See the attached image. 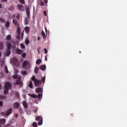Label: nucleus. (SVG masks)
<instances>
[{"mask_svg":"<svg viewBox=\"0 0 127 127\" xmlns=\"http://www.w3.org/2000/svg\"><path fill=\"white\" fill-rule=\"evenodd\" d=\"M32 81H33L35 87H39L40 85H41V80L37 79L35 76H33L31 78Z\"/></svg>","mask_w":127,"mask_h":127,"instance_id":"1","label":"nucleus"},{"mask_svg":"<svg viewBox=\"0 0 127 127\" xmlns=\"http://www.w3.org/2000/svg\"><path fill=\"white\" fill-rule=\"evenodd\" d=\"M22 67L23 69H27L30 68V63H29V61H25L23 62L22 64Z\"/></svg>","mask_w":127,"mask_h":127,"instance_id":"2","label":"nucleus"},{"mask_svg":"<svg viewBox=\"0 0 127 127\" xmlns=\"http://www.w3.org/2000/svg\"><path fill=\"white\" fill-rule=\"evenodd\" d=\"M11 112H12V108H9L6 112H1L0 115L2 117H5V116L7 117L11 114Z\"/></svg>","mask_w":127,"mask_h":127,"instance_id":"3","label":"nucleus"},{"mask_svg":"<svg viewBox=\"0 0 127 127\" xmlns=\"http://www.w3.org/2000/svg\"><path fill=\"white\" fill-rule=\"evenodd\" d=\"M28 95L34 99H37V98L39 100H41V99H42V93L41 94H39L38 95L35 94L31 95L30 94H28Z\"/></svg>","mask_w":127,"mask_h":127,"instance_id":"4","label":"nucleus"},{"mask_svg":"<svg viewBox=\"0 0 127 127\" xmlns=\"http://www.w3.org/2000/svg\"><path fill=\"white\" fill-rule=\"evenodd\" d=\"M36 120L38 122V124L39 126H42L43 124V119L42 117L38 116L36 118Z\"/></svg>","mask_w":127,"mask_h":127,"instance_id":"5","label":"nucleus"},{"mask_svg":"<svg viewBox=\"0 0 127 127\" xmlns=\"http://www.w3.org/2000/svg\"><path fill=\"white\" fill-rule=\"evenodd\" d=\"M11 88V83L10 82L7 81L5 83V87L4 89L6 90H10Z\"/></svg>","mask_w":127,"mask_h":127,"instance_id":"6","label":"nucleus"},{"mask_svg":"<svg viewBox=\"0 0 127 127\" xmlns=\"http://www.w3.org/2000/svg\"><path fill=\"white\" fill-rule=\"evenodd\" d=\"M13 62L15 65L16 66V67H18L19 66V62H18V60L16 58H14L13 59Z\"/></svg>","mask_w":127,"mask_h":127,"instance_id":"7","label":"nucleus"},{"mask_svg":"<svg viewBox=\"0 0 127 127\" xmlns=\"http://www.w3.org/2000/svg\"><path fill=\"white\" fill-rule=\"evenodd\" d=\"M13 85L15 86V85H19V86H21L22 85V82L20 79H18L16 81L15 83H14Z\"/></svg>","mask_w":127,"mask_h":127,"instance_id":"8","label":"nucleus"},{"mask_svg":"<svg viewBox=\"0 0 127 127\" xmlns=\"http://www.w3.org/2000/svg\"><path fill=\"white\" fill-rule=\"evenodd\" d=\"M13 107L14 109H18L19 108V103L18 102H15L14 103Z\"/></svg>","mask_w":127,"mask_h":127,"instance_id":"9","label":"nucleus"},{"mask_svg":"<svg viewBox=\"0 0 127 127\" xmlns=\"http://www.w3.org/2000/svg\"><path fill=\"white\" fill-rule=\"evenodd\" d=\"M22 50H19V48L16 49V53H17V54L20 55L21 54V53H22Z\"/></svg>","mask_w":127,"mask_h":127,"instance_id":"10","label":"nucleus"},{"mask_svg":"<svg viewBox=\"0 0 127 127\" xmlns=\"http://www.w3.org/2000/svg\"><path fill=\"white\" fill-rule=\"evenodd\" d=\"M5 119H1L0 120V125H5Z\"/></svg>","mask_w":127,"mask_h":127,"instance_id":"11","label":"nucleus"},{"mask_svg":"<svg viewBox=\"0 0 127 127\" xmlns=\"http://www.w3.org/2000/svg\"><path fill=\"white\" fill-rule=\"evenodd\" d=\"M12 48V45L9 43H7V50H10Z\"/></svg>","mask_w":127,"mask_h":127,"instance_id":"12","label":"nucleus"},{"mask_svg":"<svg viewBox=\"0 0 127 127\" xmlns=\"http://www.w3.org/2000/svg\"><path fill=\"white\" fill-rule=\"evenodd\" d=\"M40 68L41 70H43V71H44L46 69V65H42L40 66Z\"/></svg>","mask_w":127,"mask_h":127,"instance_id":"13","label":"nucleus"},{"mask_svg":"<svg viewBox=\"0 0 127 127\" xmlns=\"http://www.w3.org/2000/svg\"><path fill=\"white\" fill-rule=\"evenodd\" d=\"M35 91L36 93H41V92H42V88H37L36 89Z\"/></svg>","mask_w":127,"mask_h":127,"instance_id":"14","label":"nucleus"},{"mask_svg":"<svg viewBox=\"0 0 127 127\" xmlns=\"http://www.w3.org/2000/svg\"><path fill=\"white\" fill-rule=\"evenodd\" d=\"M12 22L13 24H14L15 25H16V26H18L19 24H18V22H17V20L15 19H13Z\"/></svg>","mask_w":127,"mask_h":127,"instance_id":"15","label":"nucleus"},{"mask_svg":"<svg viewBox=\"0 0 127 127\" xmlns=\"http://www.w3.org/2000/svg\"><path fill=\"white\" fill-rule=\"evenodd\" d=\"M6 40H8V41L11 40V36L10 35H8L6 38H5Z\"/></svg>","mask_w":127,"mask_h":127,"instance_id":"16","label":"nucleus"},{"mask_svg":"<svg viewBox=\"0 0 127 127\" xmlns=\"http://www.w3.org/2000/svg\"><path fill=\"white\" fill-rule=\"evenodd\" d=\"M30 29V28H29V27H26L24 28V30H25V32L27 33H29Z\"/></svg>","mask_w":127,"mask_h":127,"instance_id":"17","label":"nucleus"},{"mask_svg":"<svg viewBox=\"0 0 127 127\" xmlns=\"http://www.w3.org/2000/svg\"><path fill=\"white\" fill-rule=\"evenodd\" d=\"M5 56H8L10 55V50H7L5 54Z\"/></svg>","mask_w":127,"mask_h":127,"instance_id":"18","label":"nucleus"},{"mask_svg":"<svg viewBox=\"0 0 127 127\" xmlns=\"http://www.w3.org/2000/svg\"><path fill=\"white\" fill-rule=\"evenodd\" d=\"M28 87H29V88H31V89H32V88H33V85L32 84V81L31 80L30 81V82L28 85Z\"/></svg>","mask_w":127,"mask_h":127,"instance_id":"19","label":"nucleus"},{"mask_svg":"<svg viewBox=\"0 0 127 127\" xmlns=\"http://www.w3.org/2000/svg\"><path fill=\"white\" fill-rule=\"evenodd\" d=\"M23 106L25 109H27V103L24 101L23 102Z\"/></svg>","mask_w":127,"mask_h":127,"instance_id":"20","label":"nucleus"},{"mask_svg":"<svg viewBox=\"0 0 127 127\" xmlns=\"http://www.w3.org/2000/svg\"><path fill=\"white\" fill-rule=\"evenodd\" d=\"M26 14L28 15V16H29L30 15V13L29 8V7H27L26 8Z\"/></svg>","mask_w":127,"mask_h":127,"instance_id":"21","label":"nucleus"},{"mask_svg":"<svg viewBox=\"0 0 127 127\" xmlns=\"http://www.w3.org/2000/svg\"><path fill=\"white\" fill-rule=\"evenodd\" d=\"M4 71L6 74H8L9 71H8V69H7V66L6 65L4 66Z\"/></svg>","mask_w":127,"mask_h":127,"instance_id":"22","label":"nucleus"},{"mask_svg":"<svg viewBox=\"0 0 127 127\" xmlns=\"http://www.w3.org/2000/svg\"><path fill=\"white\" fill-rule=\"evenodd\" d=\"M3 49V43L0 42V50Z\"/></svg>","mask_w":127,"mask_h":127,"instance_id":"23","label":"nucleus"},{"mask_svg":"<svg viewBox=\"0 0 127 127\" xmlns=\"http://www.w3.org/2000/svg\"><path fill=\"white\" fill-rule=\"evenodd\" d=\"M9 25H10V23L9 21L6 22V23L5 24V27L6 28L9 27Z\"/></svg>","mask_w":127,"mask_h":127,"instance_id":"24","label":"nucleus"},{"mask_svg":"<svg viewBox=\"0 0 127 127\" xmlns=\"http://www.w3.org/2000/svg\"><path fill=\"white\" fill-rule=\"evenodd\" d=\"M38 70H39V68H38V67L36 66L34 69L35 73L36 74H37L38 73Z\"/></svg>","mask_w":127,"mask_h":127,"instance_id":"25","label":"nucleus"},{"mask_svg":"<svg viewBox=\"0 0 127 127\" xmlns=\"http://www.w3.org/2000/svg\"><path fill=\"white\" fill-rule=\"evenodd\" d=\"M23 7V6L22 5L19 4L17 5V8L19 9V10H21V8Z\"/></svg>","mask_w":127,"mask_h":127,"instance_id":"26","label":"nucleus"},{"mask_svg":"<svg viewBox=\"0 0 127 127\" xmlns=\"http://www.w3.org/2000/svg\"><path fill=\"white\" fill-rule=\"evenodd\" d=\"M3 94L4 95H7V94H8V89H4Z\"/></svg>","mask_w":127,"mask_h":127,"instance_id":"27","label":"nucleus"},{"mask_svg":"<svg viewBox=\"0 0 127 127\" xmlns=\"http://www.w3.org/2000/svg\"><path fill=\"white\" fill-rule=\"evenodd\" d=\"M42 35L43 38H46V37H47L45 35V33L44 31H42Z\"/></svg>","mask_w":127,"mask_h":127,"instance_id":"28","label":"nucleus"},{"mask_svg":"<svg viewBox=\"0 0 127 127\" xmlns=\"http://www.w3.org/2000/svg\"><path fill=\"white\" fill-rule=\"evenodd\" d=\"M41 81V82H42L43 84H44V83L45 82V76L42 78Z\"/></svg>","mask_w":127,"mask_h":127,"instance_id":"29","label":"nucleus"},{"mask_svg":"<svg viewBox=\"0 0 127 127\" xmlns=\"http://www.w3.org/2000/svg\"><path fill=\"white\" fill-rule=\"evenodd\" d=\"M20 47H21L22 49H25V46L23 44H21L20 45Z\"/></svg>","mask_w":127,"mask_h":127,"instance_id":"30","label":"nucleus"},{"mask_svg":"<svg viewBox=\"0 0 127 127\" xmlns=\"http://www.w3.org/2000/svg\"><path fill=\"white\" fill-rule=\"evenodd\" d=\"M36 63L38 65H39V64L41 63V60H37Z\"/></svg>","mask_w":127,"mask_h":127,"instance_id":"31","label":"nucleus"},{"mask_svg":"<svg viewBox=\"0 0 127 127\" xmlns=\"http://www.w3.org/2000/svg\"><path fill=\"white\" fill-rule=\"evenodd\" d=\"M9 10H13L14 9V7L13 6H11L8 8Z\"/></svg>","mask_w":127,"mask_h":127,"instance_id":"32","label":"nucleus"},{"mask_svg":"<svg viewBox=\"0 0 127 127\" xmlns=\"http://www.w3.org/2000/svg\"><path fill=\"white\" fill-rule=\"evenodd\" d=\"M21 56L23 58H25L26 57V53H24L21 54Z\"/></svg>","mask_w":127,"mask_h":127,"instance_id":"33","label":"nucleus"},{"mask_svg":"<svg viewBox=\"0 0 127 127\" xmlns=\"http://www.w3.org/2000/svg\"><path fill=\"white\" fill-rule=\"evenodd\" d=\"M16 18H17V19H19V18H20V14L18 13L16 16Z\"/></svg>","mask_w":127,"mask_h":127,"instance_id":"34","label":"nucleus"},{"mask_svg":"<svg viewBox=\"0 0 127 127\" xmlns=\"http://www.w3.org/2000/svg\"><path fill=\"white\" fill-rule=\"evenodd\" d=\"M17 33L20 34V27H19L18 26L17 29Z\"/></svg>","mask_w":127,"mask_h":127,"instance_id":"35","label":"nucleus"},{"mask_svg":"<svg viewBox=\"0 0 127 127\" xmlns=\"http://www.w3.org/2000/svg\"><path fill=\"white\" fill-rule=\"evenodd\" d=\"M25 44H26V45L29 44V40L28 39H26L25 41Z\"/></svg>","mask_w":127,"mask_h":127,"instance_id":"36","label":"nucleus"},{"mask_svg":"<svg viewBox=\"0 0 127 127\" xmlns=\"http://www.w3.org/2000/svg\"><path fill=\"white\" fill-rule=\"evenodd\" d=\"M12 78L13 79H17L18 77V75H12Z\"/></svg>","mask_w":127,"mask_h":127,"instance_id":"37","label":"nucleus"},{"mask_svg":"<svg viewBox=\"0 0 127 127\" xmlns=\"http://www.w3.org/2000/svg\"><path fill=\"white\" fill-rule=\"evenodd\" d=\"M32 125L33 127H37V124H36V122L33 123Z\"/></svg>","mask_w":127,"mask_h":127,"instance_id":"38","label":"nucleus"},{"mask_svg":"<svg viewBox=\"0 0 127 127\" xmlns=\"http://www.w3.org/2000/svg\"><path fill=\"white\" fill-rule=\"evenodd\" d=\"M0 21L1 22H2V23H4V22H5V21H4V19H3L1 18H0Z\"/></svg>","mask_w":127,"mask_h":127,"instance_id":"39","label":"nucleus"},{"mask_svg":"<svg viewBox=\"0 0 127 127\" xmlns=\"http://www.w3.org/2000/svg\"><path fill=\"white\" fill-rule=\"evenodd\" d=\"M6 97L4 95H0V99H5Z\"/></svg>","mask_w":127,"mask_h":127,"instance_id":"40","label":"nucleus"},{"mask_svg":"<svg viewBox=\"0 0 127 127\" xmlns=\"http://www.w3.org/2000/svg\"><path fill=\"white\" fill-rule=\"evenodd\" d=\"M20 37V34L18 33V35L16 36V39L18 40H19Z\"/></svg>","mask_w":127,"mask_h":127,"instance_id":"41","label":"nucleus"},{"mask_svg":"<svg viewBox=\"0 0 127 127\" xmlns=\"http://www.w3.org/2000/svg\"><path fill=\"white\" fill-rule=\"evenodd\" d=\"M22 75H26L27 73H26V71L25 70H23L22 71Z\"/></svg>","mask_w":127,"mask_h":127,"instance_id":"42","label":"nucleus"},{"mask_svg":"<svg viewBox=\"0 0 127 127\" xmlns=\"http://www.w3.org/2000/svg\"><path fill=\"white\" fill-rule=\"evenodd\" d=\"M20 3H21V4H23L24 3V0H19Z\"/></svg>","mask_w":127,"mask_h":127,"instance_id":"43","label":"nucleus"},{"mask_svg":"<svg viewBox=\"0 0 127 127\" xmlns=\"http://www.w3.org/2000/svg\"><path fill=\"white\" fill-rule=\"evenodd\" d=\"M19 113H20V114H22V110H21V108L19 109Z\"/></svg>","mask_w":127,"mask_h":127,"instance_id":"44","label":"nucleus"},{"mask_svg":"<svg viewBox=\"0 0 127 127\" xmlns=\"http://www.w3.org/2000/svg\"><path fill=\"white\" fill-rule=\"evenodd\" d=\"M40 4L42 5V6H43V5H44V2H43V1H41Z\"/></svg>","mask_w":127,"mask_h":127,"instance_id":"45","label":"nucleus"},{"mask_svg":"<svg viewBox=\"0 0 127 127\" xmlns=\"http://www.w3.org/2000/svg\"><path fill=\"white\" fill-rule=\"evenodd\" d=\"M2 105H3V102L0 101V107H2Z\"/></svg>","mask_w":127,"mask_h":127,"instance_id":"46","label":"nucleus"},{"mask_svg":"<svg viewBox=\"0 0 127 127\" xmlns=\"http://www.w3.org/2000/svg\"><path fill=\"white\" fill-rule=\"evenodd\" d=\"M44 3L46 4L48 3V0H44Z\"/></svg>","mask_w":127,"mask_h":127,"instance_id":"47","label":"nucleus"},{"mask_svg":"<svg viewBox=\"0 0 127 127\" xmlns=\"http://www.w3.org/2000/svg\"><path fill=\"white\" fill-rule=\"evenodd\" d=\"M44 51H45V54H47L48 51H47V49H46V48L44 49Z\"/></svg>","mask_w":127,"mask_h":127,"instance_id":"48","label":"nucleus"},{"mask_svg":"<svg viewBox=\"0 0 127 127\" xmlns=\"http://www.w3.org/2000/svg\"><path fill=\"white\" fill-rule=\"evenodd\" d=\"M44 14L45 16H46L47 15V14H46V11H45V10L44 11Z\"/></svg>","mask_w":127,"mask_h":127,"instance_id":"49","label":"nucleus"},{"mask_svg":"<svg viewBox=\"0 0 127 127\" xmlns=\"http://www.w3.org/2000/svg\"><path fill=\"white\" fill-rule=\"evenodd\" d=\"M2 86H1V84H0V90H1V88H2Z\"/></svg>","mask_w":127,"mask_h":127,"instance_id":"50","label":"nucleus"},{"mask_svg":"<svg viewBox=\"0 0 127 127\" xmlns=\"http://www.w3.org/2000/svg\"><path fill=\"white\" fill-rule=\"evenodd\" d=\"M15 117H16V118H17V117H18V115L17 114H15Z\"/></svg>","mask_w":127,"mask_h":127,"instance_id":"51","label":"nucleus"},{"mask_svg":"<svg viewBox=\"0 0 127 127\" xmlns=\"http://www.w3.org/2000/svg\"><path fill=\"white\" fill-rule=\"evenodd\" d=\"M1 1H5V2H6V1H7V0H1Z\"/></svg>","mask_w":127,"mask_h":127,"instance_id":"52","label":"nucleus"},{"mask_svg":"<svg viewBox=\"0 0 127 127\" xmlns=\"http://www.w3.org/2000/svg\"><path fill=\"white\" fill-rule=\"evenodd\" d=\"M2 7V5L1 4H0V8H1Z\"/></svg>","mask_w":127,"mask_h":127,"instance_id":"53","label":"nucleus"},{"mask_svg":"<svg viewBox=\"0 0 127 127\" xmlns=\"http://www.w3.org/2000/svg\"><path fill=\"white\" fill-rule=\"evenodd\" d=\"M45 60L46 61H47V57H46V56L45 57Z\"/></svg>","mask_w":127,"mask_h":127,"instance_id":"54","label":"nucleus"},{"mask_svg":"<svg viewBox=\"0 0 127 127\" xmlns=\"http://www.w3.org/2000/svg\"><path fill=\"white\" fill-rule=\"evenodd\" d=\"M26 24H28V22H27V20L26 21Z\"/></svg>","mask_w":127,"mask_h":127,"instance_id":"55","label":"nucleus"},{"mask_svg":"<svg viewBox=\"0 0 127 127\" xmlns=\"http://www.w3.org/2000/svg\"><path fill=\"white\" fill-rule=\"evenodd\" d=\"M46 32H47V29L45 28Z\"/></svg>","mask_w":127,"mask_h":127,"instance_id":"56","label":"nucleus"},{"mask_svg":"<svg viewBox=\"0 0 127 127\" xmlns=\"http://www.w3.org/2000/svg\"><path fill=\"white\" fill-rule=\"evenodd\" d=\"M1 56V53L0 52V57Z\"/></svg>","mask_w":127,"mask_h":127,"instance_id":"57","label":"nucleus"},{"mask_svg":"<svg viewBox=\"0 0 127 127\" xmlns=\"http://www.w3.org/2000/svg\"><path fill=\"white\" fill-rule=\"evenodd\" d=\"M38 40H39V39H40V37H38Z\"/></svg>","mask_w":127,"mask_h":127,"instance_id":"58","label":"nucleus"}]
</instances>
